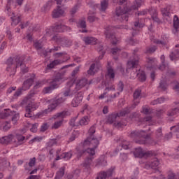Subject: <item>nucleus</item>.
<instances>
[{"label":"nucleus","mask_w":179,"mask_h":179,"mask_svg":"<svg viewBox=\"0 0 179 179\" xmlns=\"http://www.w3.org/2000/svg\"><path fill=\"white\" fill-rule=\"evenodd\" d=\"M24 61V57L23 56H14L10 57L6 61V71L10 72V76H13L16 73V69L20 66L21 72L22 73H27L29 72V68L26 66V64L23 63Z\"/></svg>","instance_id":"obj_1"},{"label":"nucleus","mask_w":179,"mask_h":179,"mask_svg":"<svg viewBox=\"0 0 179 179\" xmlns=\"http://www.w3.org/2000/svg\"><path fill=\"white\" fill-rule=\"evenodd\" d=\"M100 144V142L99 140L94 137H87L86 140H85L83 146V148H86V146L89 145V147H87L86 149H83L81 151L78 152V156H82L84 153H88V155H90V156H94L96 155V149H97L99 145Z\"/></svg>","instance_id":"obj_2"},{"label":"nucleus","mask_w":179,"mask_h":179,"mask_svg":"<svg viewBox=\"0 0 179 179\" xmlns=\"http://www.w3.org/2000/svg\"><path fill=\"white\" fill-rule=\"evenodd\" d=\"M64 80V75L60 73H57L50 82V85L49 87H45L43 90V93H44V94L51 93V92L55 89H57V87H58V85H61Z\"/></svg>","instance_id":"obj_3"},{"label":"nucleus","mask_w":179,"mask_h":179,"mask_svg":"<svg viewBox=\"0 0 179 179\" xmlns=\"http://www.w3.org/2000/svg\"><path fill=\"white\" fill-rule=\"evenodd\" d=\"M143 132V130H133L129 134V137L131 138V139H133V141H135L136 143L145 145V142L144 141L136 140L139 139V138H142V136H145Z\"/></svg>","instance_id":"obj_4"},{"label":"nucleus","mask_w":179,"mask_h":179,"mask_svg":"<svg viewBox=\"0 0 179 179\" xmlns=\"http://www.w3.org/2000/svg\"><path fill=\"white\" fill-rule=\"evenodd\" d=\"M115 20H120V22H128V14L127 11L122 10L121 6L117 7L115 14L113 16Z\"/></svg>","instance_id":"obj_5"},{"label":"nucleus","mask_w":179,"mask_h":179,"mask_svg":"<svg viewBox=\"0 0 179 179\" xmlns=\"http://www.w3.org/2000/svg\"><path fill=\"white\" fill-rule=\"evenodd\" d=\"M65 101V98H59L55 101H53L51 104L49 106V108L48 109L44 110L42 112V114H48V113H51L52 110H55L57 106H59L62 103H64Z\"/></svg>","instance_id":"obj_6"},{"label":"nucleus","mask_w":179,"mask_h":179,"mask_svg":"<svg viewBox=\"0 0 179 179\" xmlns=\"http://www.w3.org/2000/svg\"><path fill=\"white\" fill-rule=\"evenodd\" d=\"M133 55L134 57L127 62L129 69H134V68H138V66H139V56L135 54V52H134Z\"/></svg>","instance_id":"obj_7"},{"label":"nucleus","mask_w":179,"mask_h":179,"mask_svg":"<svg viewBox=\"0 0 179 179\" xmlns=\"http://www.w3.org/2000/svg\"><path fill=\"white\" fill-rule=\"evenodd\" d=\"M37 110V105L34 102L28 103V105L26 107V113L24 115L27 118H31L33 115L31 113Z\"/></svg>","instance_id":"obj_8"},{"label":"nucleus","mask_w":179,"mask_h":179,"mask_svg":"<svg viewBox=\"0 0 179 179\" xmlns=\"http://www.w3.org/2000/svg\"><path fill=\"white\" fill-rule=\"evenodd\" d=\"M105 36L108 40H110L113 45L117 44V38L115 37V34L111 32L110 27H106Z\"/></svg>","instance_id":"obj_9"},{"label":"nucleus","mask_w":179,"mask_h":179,"mask_svg":"<svg viewBox=\"0 0 179 179\" xmlns=\"http://www.w3.org/2000/svg\"><path fill=\"white\" fill-rule=\"evenodd\" d=\"M134 155L135 157L142 159V157H145V156H152V151L144 152L142 148H136L135 151L134 152Z\"/></svg>","instance_id":"obj_10"},{"label":"nucleus","mask_w":179,"mask_h":179,"mask_svg":"<svg viewBox=\"0 0 179 179\" xmlns=\"http://www.w3.org/2000/svg\"><path fill=\"white\" fill-rule=\"evenodd\" d=\"M64 13H65V10L62 9V7L57 6V8L52 11V17L53 19H58V17H61Z\"/></svg>","instance_id":"obj_11"},{"label":"nucleus","mask_w":179,"mask_h":179,"mask_svg":"<svg viewBox=\"0 0 179 179\" xmlns=\"http://www.w3.org/2000/svg\"><path fill=\"white\" fill-rule=\"evenodd\" d=\"M143 27V24L139 22V20L134 22V27L131 28V34L133 37H135L138 33H139V29Z\"/></svg>","instance_id":"obj_12"},{"label":"nucleus","mask_w":179,"mask_h":179,"mask_svg":"<svg viewBox=\"0 0 179 179\" xmlns=\"http://www.w3.org/2000/svg\"><path fill=\"white\" fill-rule=\"evenodd\" d=\"M6 111L7 112L4 113L5 117H9V115H13V117H11V120L13 124H16V122H17V120H19V113H16V112L15 111L9 112V109H6Z\"/></svg>","instance_id":"obj_13"},{"label":"nucleus","mask_w":179,"mask_h":179,"mask_svg":"<svg viewBox=\"0 0 179 179\" xmlns=\"http://www.w3.org/2000/svg\"><path fill=\"white\" fill-rule=\"evenodd\" d=\"M82 100H83V95L82 92H78L76 94V97L72 101L73 107H78L82 103Z\"/></svg>","instance_id":"obj_14"},{"label":"nucleus","mask_w":179,"mask_h":179,"mask_svg":"<svg viewBox=\"0 0 179 179\" xmlns=\"http://www.w3.org/2000/svg\"><path fill=\"white\" fill-rule=\"evenodd\" d=\"M87 84V80L85 78L78 80L77 82L76 83V90H80V89H83V87H85V86H86Z\"/></svg>","instance_id":"obj_15"},{"label":"nucleus","mask_w":179,"mask_h":179,"mask_svg":"<svg viewBox=\"0 0 179 179\" xmlns=\"http://www.w3.org/2000/svg\"><path fill=\"white\" fill-rule=\"evenodd\" d=\"M151 169L154 170V173H159L160 174V171L157 168L160 164V160L157 158H154L151 162Z\"/></svg>","instance_id":"obj_16"},{"label":"nucleus","mask_w":179,"mask_h":179,"mask_svg":"<svg viewBox=\"0 0 179 179\" xmlns=\"http://www.w3.org/2000/svg\"><path fill=\"white\" fill-rule=\"evenodd\" d=\"M15 136L13 134H9L8 136H3L0 138V143L3 145H8V143H10L12 141H13Z\"/></svg>","instance_id":"obj_17"},{"label":"nucleus","mask_w":179,"mask_h":179,"mask_svg":"<svg viewBox=\"0 0 179 179\" xmlns=\"http://www.w3.org/2000/svg\"><path fill=\"white\" fill-rule=\"evenodd\" d=\"M8 16H11L10 19L12 20L11 26H17L19 23H20V16L15 15V13H12L10 15V12H8Z\"/></svg>","instance_id":"obj_18"},{"label":"nucleus","mask_w":179,"mask_h":179,"mask_svg":"<svg viewBox=\"0 0 179 179\" xmlns=\"http://www.w3.org/2000/svg\"><path fill=\"white\" fill-rule=\"evenodd\" d=\"M33 83H34V79L29 78L24 81L23 85H22V90H27L30 89V87L33 85Z\"/></svg>","instance_id":"obj_19"},{"label":"nucleus","mask_w":179,"mask_h":179,"mask_svg":"<svg viewBox=\"0 0 179 179\" xmlns=\"http://www.w3.org/2000/svg\"><path fill=\"white\" fill-rule=\"evenodd\" d=\"M55 29L56 31H57L59 33L64 32V31H68V30L71 29V28H69V27H67L62 24H56L55 26Z\"/></svg>","instance_id":"obj_20"},{"label":"nucleus","mask_w":179,"mask_h":179,"mask_svg":"<svg viewBox=\"0 0 179 179\" xmlns=\"http://www.w3.org/2000/svg\"><path fill=\"white\" fill-rule=\"evenodd\" d=\"M93 159H94V157H87L85 159L84 162L83 163V167H85V169H86L87 170H90V164H92V162H93Z\"/></svg>","instance_id":"obj_21"},{"label":"nucleus","mask_w":179,"mask_h":179,"mask_svg":"<svg viewBox=\"0 0 179 179\" xmlns=\"http://www.w3.org/2000/svg\"><path fill=\"white\" fill-rule=\"evenodd\" d=\"M178 31H179V19L177 15H174L173 33L176 34V33H178Z\"/></svg>","instance_id":"obj_22"},{"label":"nucleus","mask_w":179,"mask_h":179,"mask_svg":"<svg viewBox=\"0 0 179 179\" xmlns=\"http://www.w3.org/2000/svg\"><path fill=\"white\" fill-rule=\"evenodd\" d=\"M149 13L151 15V17L154 22H157V23L160 22V20H159V17H157V11L156 9L150 8L149 10Z\"/></svg>","instance_id":"obj_23"},{"label":"nucleus","mask_w":179,"mask_h":179,"mask_svg":"<svg viewBox=\"0 0 179 179\" xmlns=\"http://www.w3.org/2000/svg\"><path fill=\"white\" fill-rule=\"evenodd\" d=\"M96 50L101 55L98 57V59H103V57L106 54V51L104 50V47L101 44L96 45Z\"/></svg>","instance_id":"obj_24"},{"label":"nucleus","mask_w":179,"mask_h":179,"mask_svg":"<svg viewBox=\"0 0 179 179\" xmlns=\"http://www.w3.org/2000/svg\"><path fill=\"white\" fill-rule=\"evenodd\" d=\"M34 47L37 51H40L41 50H43V47H44V45L43 44V41H35L34 42Z\"/></svg>","instance_id":"obj_25"},{"label":"nucleus","mask_w":179,"mask_h":179,"mask_svg":"<svg viewBox=\"0 0 179 179\" xmlns=\"http://www.w3.org/2000/svg\"><path fill=\"white\" fill-rule=\"evenodd\" d=\"M55 31H57V30L55 29V26H52L50 29H45V36L46 37H50V36H52V34H54Z\"/></svg>","instance_id":"obj_26"},{"label":"nucleus","mask_w":179,"mask_h":179,"mask_svg":"<svg viewBox=\"0 0 179 179\" xmlns=\"http://www.w3.org/2000/svg\"><path fill=\"white\" fill-rule=\"evenodd\" d=\"M90 121V119L88 117V116H84L82 117L79 121V125L81 127H83V125H87L89 124V122Z\"/></svg>","instance_id":"obj_27"},{"label":"nucleus","mask_w":179,"mask_h":179,"mask_svg":"<svg viewBox=\"0 0 179 179\" xmlns=\"http://www.w3.org/2000/svg\"><path fill=\"white\" fill-rule=\"evenodd\" d=\"M59 64H61V60L55 59V60L52 61L50 64L47 65V69H52V68L57 66V65H59Z\"/></svg>","instance_id":"obj_28"},{"label":"nucleus","mask_w":179,"mask_h":179,"mask_svg":"<svg viewBox=\"0 0 179 179\" xmlns=\"http://www.w3.org/2000/svg\"><path fill=\"white\" fill-rule=\"evenodd\" d=\"M62 124H64V120L56 121L52 125L51 129H58V128H61V127H62Z\"/></svg>","instance_id":"obj_29"},{"label":"nucleus","mask_w":179,"mask_h":179,"mask_svg":"<svg viewBox=\"0 0 179 179\" xmlns=\"http://www.w3.org/2000/svg\"><path fill=\"white\" fill-rule=\"evenodd\" d=\"M137 78H138V80L140 82H145L146 80V74L145 73V71H139L136 74Z\"/></svg>","instance_id":"obj_30"},{"label":"nucleus","mask_w":179,"mask_h":179,"mask_svg":"<svg viewBox=\"0 0 179 179\" xmlns=\"http://www.w3.org/2000/svg\"><path fill=\"white\" fill-rule=\"evenodd\" d=\"M52 41H55V43H57V44H62V41L64 40V37L56 34L52 37Z\"/></svg>","instance_id":"obj_31"},{"label":"nucleus","mask_w":179,"mask_h":179,"mask_svg":"<svg viewBox=\"0 0 179 179\" xmlns=\"http://www.w3.org/2000/svg\"><path fill=\"white\" fill-rule=\"evenodd\" d=\"M83 41L85 44H96V38L94 37H85L83 38Z\"/></svg>","instance_id":"obj_32"},{"label":"nucleus","mask_w":179,"mask_h":179,"mask_svg":"<svg viewBox=\"0 0 179 179\" xmlns=\"http://www.w3.org/2000/svg\"><path fill=\"white\" fill-rule=\"evenodd\" d=\"M51 6H52V2L49 1L47 2V3H45L41 8V12H43L44 13H45V12H47V10H50V8H51Z\"/></svg>","instance_id":"obj_33"},{"label":"nucleus","mask_w":179,"mask_h":179,"mask_svg":"<svg viewBox=\"0 0 179 179\" xmlns=\"http://www.w3.org/2000/svg\"><path fill=\"white\" fill-rule=\"evenodd\" d=\"M10 163L8 162L6 159H1L0 160V170H5L8 166H9Z\"/></svg>","instance_id":"obj_34"},{"label":"nucleus","mask_w":179,"mask_h":179,"mask_svg":"<svg viewBox=\"0 0 179 179\" xmlns=\"http://www.w3.org/2000/svg\"><path fill=\"white\" fill-rule=\"evenodd\" d=\"M117 120H118L117 114L109 115L108 117V122H109V124H113V122H115Z\"/></svg>","instance_id":"obj_35"},{"label":"nucleus","mask_w":179,"mask_h":179,"mask_svg":"<svg viewBox=\"0 0 179 179\" xmlns=\"http://www.w3.org/2000/svg\"><path fill=\"white\" fill-rule=\"evenodd\" d=\"M155 44H160L161 45H166L167 43H169V39L166 36H163L162 40H156L155 41Z\"/></svg>","instance_id":"obj_36"},{"label":"nucleus","mask_w":179,"mask_h":179,"mask_svg":"<svg viewBox=\"0 0 179 179\" xmlns=\"http://www.w3.org/2000/svg\"><path fill=\"white\" fill-rule=\"evenodd\" d=\"M108 7V0H103L101 1V12H106V10Z\"/></svg>","instance_id":"obj_37"},{"label":"nucleus","mask_w":179,"mask_h":179,"mask_svg":"<svg viewBox=\"0 0 179 179\" xmlns=\"http://www.w3.org/2000/svg\"><path fill=\"white\" fill-rule=\"evenodd\" d=\"M157 50V47L156 45H151L146 48L145 53L146 54H153Z\"/></svg>","instance_id":"obj_38"},{"label":"nucleus","mask_w":179,"mask_h":179,"mask_svg":"<svg viewBox=\"0 0 179 179\" xmlns=\"http://www.w3.org/2000/svg\"><path fill=\"white\" fill-rule=\"evenodd\" d=\"M141 94H142V90L141 89L136 90L133 94V97L134 100H138V99H141Z\"/></svg>","instance_id":"obj_39"},{"label":"nucleus","mask_w":179,"mask_h":179,"mask_svg":"<svg viewBox=\"0 0 179 179\" xmlns=\"http://www.w3.org/2000/svg\"><path fill=\"white\" fill-rule=\"evenodd\" d=\"M64 174H65V169L64 168H60L59 171L57 173L55 178L61 179L64 177Z\"/></svg>","instance_id":"obj_40"},{"label":"nucleus","mask_w":179,"mask_h":179,"mask_svg":"<svg viewBox=\"0 0 179 179\" xmlns=\"http://www.w3.org/2000/svg\"><path fill=\"white\" fill-rule=\"evenodd\" d=\"M59 115V118H61L62 120H64L66 117H68V115H71V113L69 111H62L57 113Z\"/></svg>","instance_id":"obj_41"},{"label":"nucleus","mask_w":179,"mask_h":179,"mask_svg":"<svg viewBox=\"0 0 179 179\" xmlns=\"http://www.w3.org/2000/svg\"><path fill=\"white\" fill-rule=\"evenodd\" d=\"M61 45H64L65 47H70V45H72V41H69L66 38H63Z\"/></svg>","instance_id":"obj_42"},{"label":"nucleus","mask_w":179,"mask_h":179,"mask_svg":"<svg viewBox=\"0 0 179 179\" xmlns=\"http://www.w3.org/2000/svg\"><path fill=\"white\" fill-rule=\"evenodd\" d=\"M108 76L110 79H114L115 78V73H114V69L111 67L108 69Z\"/></svg>","instance_id":"obj_43"},{"label":"nucleus","mask_w":179,"mask_h":179,"mask_svg":"<svg viewBox=\"0 0 179 179\" xmlns=\"http://www.w3.org/2000/svg\"><path fill=\"white\" fill-rule=\"evenodd\" d=\"M98 164L99 166H106L107 161L106 160V157L104 156L101 157L98 160Z\"/></svg>","instance_id":"obj_44"},{"label":"nucleus","mask_w":179,"mask_h":179,"mask_svg":"<svg viewBox=\"0 0 179 179\" xmlns=\"http://www.w3.org/2000/svg\"><path fill=\"white\" fill-rule=\"evenodd\" d=\"M79 9V7L78 5H75L71 10H70V15L71 16V17H73V16H75V14L76 13V12H78Z\"/></svg>","instance_id":"obj_45"},{"label":"nucleus","mask_w":179,"mask_h":179,"mask_svg":"<svg viewBox=\"0 0 179 179\" xmlns=\"http://www.w3.org/2000/svg\"><path fill=\"white\" fill-rule=\"evenodd\" d=\"M78 136H79V131H74L72 134L71 136L69 138V142H73V141L75 139H76V138H78Z\"/></svg>","instance_id":"obj_46"},{"label":"nucleus","mask_w":179,"mask_h":179,"mask_svg":"<svg viewBox=\"0 0 179 179\" xmlns=\"http://www.w3.org/2000/svg\"><path fill=\"white\" fill-rule=\"evenodd\" d=\"M72 157V152H64L62 155V159H65V160H69Z\"/></svg>","instance_id":"obj_47"},{"label":"nucleus","mask_w":179,"mask_h":179,"mask_svg":"<svg viewBox=\"0 0 179 179\" xmlns=\"http://www.w3.org/2000/svg\"><path fill=\"white\" fill-rule=\"evenodd\" d=\"M114 170H115V167L112 166L110 167L106 172V178L108 177H111L114 173Z\"/></svg>","instance_id":"obj_48"},{"label":"nucleus","mask_w":179,"mask_h":179,"mask_svg":"<svg viewBox=\"0 0 179 179\" xmlns=\"http://www.w3.org/2000/svg\"><path fill=\"white\" fill-rule=\"evenodd\" d=\"M164 101V98H158L151 102L152 106H156V104H160Z\"/></svg>","instance_id":"obj_49"},{"label":"nucleus","mask_w":179,"mask_h":179,"mask_svg":"<svg viewBox=\"0 0 179 179\" xmlns=\"http://www.w3.org/2000/svg\"><path fill=\"white\" fill-rule=\"evenodd\" d=\"M96 67V64H92L89 70L87 71L88 75H94L95 71H94V68Z\"/></svg>","instance_id":"obj_50"},{"label":"nucleus","mask_w":179,"mask_h":179,"mask_svg":"<svg viewBox=\"0 0 179 179\" xmlns=\"http://www.w3.org/2000/svg\"><path fill=\"white\" fill-rule=\"evenodd\" d=\"M54 145H57V139L53 138L50 139L48 143H47V148H52Z\"/></svg>","instance_id":"obj_51"},{"label":"nucleus","mask_w":179,"mask_h":179,"mask_svg":"<svg viewBox=\"0 0 179 179\" xmlns=\"http://www.w3.org/2000/svg\"><path fill=\"white\" fill-rule=\"evenodd\" d=\"M77 119H78V116H76V117L71 118L69 122V125H71V127H78V125H79V124H76V122Z\"/></svg>","instance_id":"obj_52"},{"label":"nucleus","mask_w":179,"mask_h":179,"mask_svg":"<svg viewBox=\"0 0 179 179\" xmlns=\"http://www.w3.org/2000/svg\"><path fill=\"white\" fill-rule=\"evenodd\" d=\"M96 132V127L94 126H92L89 129L90 136L88 138H93L94 136L93 135Z\"/></svg>","instance_id":"obj_53"},{"label":"nucleus","mask_w":179,"mask_h":179,"mask_svg":"<svg viewBox=\"0 0 179 179\" xmlns=\"http://www.w3.org/2000/svg\"><path fill=\"white\" fill-rule=\"evenodd\" d=\"M178 111H179V108H175L171 111L168 112L167 115H169V117H173V115H176V114H177V113H178Z\"/></svg>","instance_id":"obj_54"},{"label":"nucleus","mask_w":179,"mask_h":179,"mask_svg":"<svg viewBox=\"0 0 179 179\" xmlns=\"http://www.w3.org/2000/svg\"><path fill=\"white\" fill-rule=\"evenodd\" d=\"M66 52H55L53 54L54 58H61L63 55H66Z\"/></svg>","instance_id":"obj_55"},{"label":"nucleus","mask_w":179,"mask_h":179,"mask_svg":"<svg viewBox=\"0 0 179 179\" xmlns=\"http://www.w3.org/2000/svg\"><path fill=\"white\" fill-rule=\"evenodd\" d=\"M141 3H142V0H135L134 4L132 6L133 9H137L141 7Z\"/></svg>","instance_id":"obj_56"},{"label":"nucleus","mask_w":179,"mask_h":179,"mask_svg":"<svg viewBox=\"0 0 179 179\" xmlns=\"http://www.w3.org/2000/svg\"><path fill=\"white\" fill-rule=\"evenodd\" d=\"M13 0H7V5H6V10L7 12H10V6H12V5H13Z\"/></svg>","instance_id":"obj_57"},{"label":"nucleus","mask_w":179,"mask_h":179,"mask_svg":"<svg viewBox=\"0 0 179 179\" xmlns=\"http://www.w3.org/2000/svg\"><path fill=\"white\" fill-rule=\"evenodd\" d=\"M48 128H50L48 123H43L41 127V132H45Z\"/></svg>","instance_id":"obj_58"},{"label":"nucleus","mask_w":179,"mask_h":179,"mask_svg":"<svg viewBox=\"0 0 179 179\" xmlns=\"http://www.w3.org/2000/svg\"><path fill=\"white\" fill-rule=\"evenodd\" d=\"M106 178H107V176L106 175V171L100 172L98 176L96 178V179H106Z\"/></svg>","instance_id":"obj_59"},{"label":"nucleus","mask_w":179,"mask_h":179,"mask_svg":"<svg viewBox=\"0 0 179 179\" xmlns=\"http://www.w3.org/2000/svg\"><path fill=\"white\" fill-rule=\"evenodd\" d=\"M159 89L162 90H167V84L164 81H161L159 86Z\"/></svg>","instance_id":"obj_60"},{"label":"nucleus","mask_w":179,"mask_h":179,"mask_svg":"<svg viewBox=\"0 0 179 179\" xmlns=\"http://www.w3.org/2000/svg\"><path fill=\"white\" fill-rule=\"evenodd\" d=\"M17 141H18V145H22L23 143V140L25 139V137L20 135V134H17L16 136Z\"/></svg>","instance_id":"obj_61"},{"label":"nucleus","mask_w":179,"mask_h":179,"mask_svg":"<svg viewBox=\"0 0 179 179\" xmlns=\"http://www.w3.org/2000/svg\"><path fill=\"white\" fill-rule=\"evenodd\" d=\"M161 12L164 17H166V16H170V12H169L167 8H162Z\"/></svg>","instance_id":"obj_62"},{"label":"nucleus","mask_w":179,"mask_h":179,"mask_svg":"<svg viewBox=\"0 0 179 179\" xmlns=\"http://www.w3.org/2000/svg\"><path fill=\"white\" fill-rule=\"evenodd\" d=\"M57 51H61V46H54L49 50L48 52H57Z\"/></svg>","instance_id":"obj_63"},{"label":"nucleus","mask_w":179,"mask_h":179,"mask_svg":"<svg viewBox=\"0 0 179 179\" xmlns=\"http://www.w3.org/2000/svg\"><path fill=\"white\" fill-rule=\"evenodd\" d=\"M157 138H162L163 136V132L162 131V127H159L155 132Z\"/></svg>","instance_id":"obj_64"}]
</instances>
